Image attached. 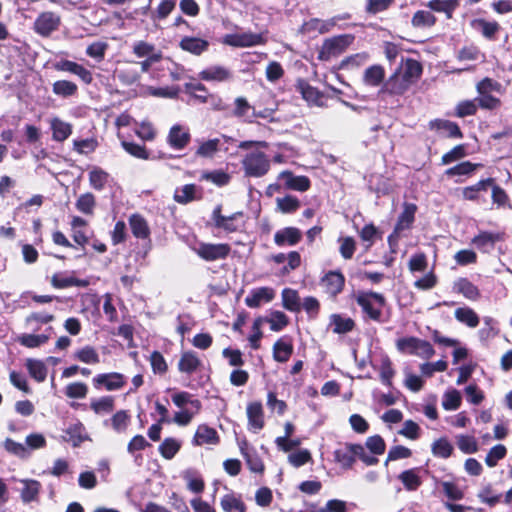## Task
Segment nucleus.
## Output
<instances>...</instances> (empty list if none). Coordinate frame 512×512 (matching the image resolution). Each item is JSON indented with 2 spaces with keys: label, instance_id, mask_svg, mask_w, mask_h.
<instances>
[{
  "label": "nucleus",
  "instance_id": "79ce46f5",
  "mask_svg": "<svg viewBox=\"0 0 512 512\" xmlns=\"http://www.w3.org/2000/svg\"><path fill=\"white\" fill-rule=\"evenodd\" d=\"M330 324L333 326L332 331L335 334H346L354 330L356 323L350 317H343L340 314H332L330 316Z\"/></svg>",
  "mask_w": 512,
  "mask_h": 512
},
{
  "label": "nucleus",
  "instance_id": "864d4df0",
  "mask_svg": "<svg viewBox=\"0 0 512 512\" xmlns=\"http://www.w3.org/2000/svg\"><path fill=\"white\" fill-rule=\"evenodd\" d=\"M108 179L109 174L100 167H93L89 172V184L97 191H101L105 188Z\"/></svg>",
  "mask_w": 512,
  "mask_h": 512
},
{
  "label": "nucleus",
  "instance_id": "e2e57ef3",
  "mask_svg": "<svg viewBox=\"0 0 512 512\" xmlns=\"http://www.w3.org/2000/svg\"><path fill=\"white\" fill-rule=\"evenodd\" d=\"M183 478L187 482V488L196 494H201L205 489L204 479L200 475H196V472L186 471Z\"/></svg>",
  "mask_w": 512,
  "mask_h": 512
},
{
  "label": "nucleus",
  "instance_id": "3c124183",
  "mask_svg": "<svg viewBox=\"0 0 512 512\" xmlns=\"http://www.w3.org/2000/svg\"><path fill=\"white\" fill-rule=\"evenodd\" d=\"M26 368L29 375L37 382L45 381L47 377V367L41 360L27 359Z\"/></svg>",
  "mask_w": 512,
  "mask_h": 512
},
{
  "label": "nucleus",
  "instance_id": "b1692460",
  "mask_svg": "<svg viewBox=\"0 0 512 512\" xmlns=\"http://www.w3.org/2000/svg\"><path fill=\"white\" fill-rule=\"evenodd\" d=\"M301 239V230L292 226L278 230L274 235V242L279 247H283L285 245L295 246L301 241Z\"/></svg>",
  "mask_w": 512,
  "mask_h": 512
},
{
  "label": "nucleus",
  "instance_id": "f03ea898",
  "mask_svg": "<svg viewBox=\"0 0 512 512\" xmlns=\"http://www.w3.org/2000/svg\"><path fill=\"white\" fill-rule=\"evenodd\" d=\"M244 213L237 211L229 216L222 214V204L214 207L211 214V225L217 230H221L226 234L242 232L245 228Z\"/></svg>",
  "mask_w": 512,
  "mask_h": 512
},
{
  "label": "nucleus",
  "instance_id": "c9c22d12",
  "mask_svg": "<svg viewBox=\"0 0 512 512\" xmlns=\"http://www.w3.org/2000/svg\"><path fill=\"white\" fill-rule=\"evenodd\" d=\"M294 347L289 338H280L273 345V358L276 362L285 363L292 356Z\"/></svg>",
  "mask_w": 512,
  "mask_h": 512
},
{
  "label": "nucleus",
  "instance_id": "473e14b6",
  "mask_svg": "<svg viewBox=\"0 0 512 512\" xmlns=\"http://www.w3.org/2000/svg\"><path fill=\"white\" fill-rule=\"evenodd\" d=\"M417 205L414 203L404 202L403 211L398 216L397 222L394 227L397 231L408 230L412 227L415 221V214L417 212Z\"/></svg>",
  "mask_w": 512,
  "mask_h": 512
},
{
  "label": "nucleus",
  "instance_id": "412c9836",
  "mask_svg": "<svg viewBox=\"0 0 512 512\" xmlns=\"http://www.w3.org/2000/svg\"><path fill=\"white\" fill-rule=\"evenodd\" d=\"M494 182V178L488 177L480 179L475 184L466 186L461 190L463 200L471 202H479L481 200V193L486 192L490 185Z\"/></svg>",
  "mask_w": 512,
  "mask_h": 512
},
{
  "label": "nucleus",
  "instance_id": "c756f323",
  "mask_svg": "<svg viewBox=\"0 0 512 512\" xmlns=\"http://www.w3.org/2000/svg\"><path fill=\"white\" fill-rule=\"evenodd\" d=\"M199 78L204 81L225 82L233 78L232 72L224 66H210L199 73Z\"/></svg>",
  "mask_w": 512,
  "mask_h": 512
},
{
  "label": "nucleus",
  "instance_id": "338daca9",
  "mask_svg": "<svg viewBox=\"0 0 512 512\" xmlns=\"http://www.w3.org/2000/svg\"><path fill=\"white\" fill-rule=\"evenodd\" d=\"M176 7V0H162L156 10L152 13L153 21L166 19Z\"/></svg>",
  "mask_w": 512,
  "mask_h": 512
},
{
  "label": "nucleus",
  "instance_id": "0eeeda50",
  "mask_svg": "<svg viewBox=\"0 0 512 512\" xmlns=\"http://www.w3.org/2000/svg\"><path fill=\"white\" fill-rule=\"evenodd\" d=\"M193 251L199 258L206 262L225 260L231 253V246L228 243H207L199 242Z\"/></svg>",
  "mask_w": 512,
  "mask_h": 512
},
{
  "label": "nucleus",
  "instance_id": "c03bdc74",
  "mask_svg": "<svg viewBox=\"0 0 512 512\" xmlns=\"http://www.w3.org/2000/svg\"><path fill=\"white\" fill-rule=\"evenodd\" d=\"M477 99H465L459 101L455 107L453 116L457 118H465L468 116H475L478 112Z\"/></svg>",
  "mask_w": 512,
  "mask_h": 512
},
{
  "label": "nucleus",
  "instance_id": "bf43d9fd",
  "mask_svg": "<svg viewBox=\"0 0 512 512\" xmlns=\"http://www.w3.org/2000/svg\"><path fill=\"white\" fill-rule=\"evenodd\" d=\"M379 372L381 382L389 388L393 387L392 379L396 372L389 357L386 356L381 360Z\"/></svg>",
  "mask_w": 512,
  "mask_h": 512
},
{
  "label": "nucleus",
  "instance_id": "e433bc0d",
  "mask_svg": "<svg viewBox=\"0 0 512 512\" xmlns=\"http://www.w3.org/2000/svg\"><path fill=\"white\" fill-rule=\"evenodd\" d=\"M363 81L366 85L377 87L383 85L385 80V69L380 64L367 67L364 71Z\"/></svg>",
  "mask_w": 512,
  "mask_h": 512
},
{
  "label": "nucleus",
  "instance_id": "bb28decb",
  "mask_svg": "<svg viewBox=\"0 0 512 512\" xmlns=\"http://www.w3.org/2000/svg\"><path fill=\"white\" fill-rule=\"evenodd\" d=\"M202 366V362L195 351L189 350L181 354L178 361V370L181 373L192 375Z\"/></svg>",
  "mask_w": 512,
  "mask_h": 512
},
{
  "label": "nucleus",
  "instance_id": "49530a36",
  "mask_svg": "<svg viewBox=\"0 0 512 512\" xmlns=\"http://www.w3.org/2000/svg\"><path fill=\"white\" fill-rule=\"evenodd\" d=\"M431 452L435 457L447 459L452 456L454 447L446 437H440L432 443Z\"/></svg>",
  "mask_w": 512,
  "mask_h": 512
},
{
  "label": "nucleus",
  "instance_id": "a19ab883",
  "mask_svg": "<svg viewBox=\"0 0 512 512\" xmlns=\"http://www.w3.org/2000/svg\"><path fill=\"white\" fill-rule=\"evenodd\" d=\"M398 479L407 491H416L422 485V479L418 474V468H411L402 471Z\"/></svg>",
  "mask_w": 512,
  "mask_h": 512
},
{
  "label": "nucleus",
  "instance_id": "dca6fc26",
  "mask_svg": "<svg viewBox=\"0 0 512 512\" xmlns=\"http://www.w3.org/2000/svg\"><path fill=\"white\" fill-rule=\"evenodd\" d=\"M483 168L482 163H473L471 161H462L452 167H449L445 170L444 175L448 178L454 177H466L470 178L474 175L475 171ZM464 180L461 178H457L455 180L456 183H462Z\"/></svg>",
  "mask_w": 512,
  "mask_h": 512
},
{
  "label": "nucleus",
  "instance_id": "f704fd0d",
  "mask_svg": "<svg viewBox=\"0 0 512 512\" xmlns=\"http://www.w3.org/2000/svg\"><path fill=\"white\" fill-rule=\"evenodd\" d=\"M220 506L224 512H246L247 505L241 495L234 492L223 495L220 499Z\"/></svg>",
  "mask_w": 512,
  "mask_h": 512
},
{
  "label": "nucleus",
  "instance_id": "ea45409f",
  "mask_svg": "<svg viewBox=\"0 0 512 512\" xmlns=\"http://www.w3.org/2000/svg\"><path fill=\"white\" fill-rule=\"evenodd\" d=\"M52 139L64 142L72 134V125L57 117L51 120Z\"/></svg>",
  "mask_w": 512,
  "mask_h": 512
},
{
  "label": "nucleus",
  "instance_id": "f257e3e1",
  "mask_svg": "<svg viewBox=\"0 0 512 512\" xmlns=\"http://www.w3.org/2000/svg\"><path fill=\"white\" fill-rule=\"evenodd\" d=\"M357 305L361 308L364 322L385 323L388 318L384 316L383 308L387 304L386 297L378 292L359 290L353 295Z\"/></svg>",
  "mask_w": 512,
  "mask_h": 512
},
{
  "label": "nucleus",
  "instance_id": "6ab92c4d",
  "mask_svg": "<svg viewBox=\"0 0 512 512\" xmlns=\"http://www.w3.org/2000/svg\"><path fill=\"white\" fill-rule=\"evenodd\" d=\"M191 141V134L188 129L181 125H173L167 135V143L175 150L184 149Z\"/></svg>",
  "mask_w": 512,
  "mask_h": 512
},
{
  "label": "nucleus",
  "instance_id": "c85d7f7f",
  "mask_svg": "<svg viewBox=\"0 0 512 512\" xmlns=\"http://www.w3.org/2000/svg\"><path fill=\"white\" fill-rule=\"evenodd\" d=\"M461 0H429L426 7L432 12L443 13L447 20H451L454 12L459 8Z\"/></svg>",
  "mask_w": 512,
  "mask_h": 512
},
{
  "label": "nucleus",
  "instance_id": "423d86ee",
  "mask_svg": "<svg viewBox=\"0 0 512 512\" xmlns=\"http://www.w3.org/2000/svg\"><path fill=\"white\" fill-rule=\"evenodd\" d=\"M62 25V17L54 11H42L33 22L32 29L42 38H49L59 31Z\"/></svg>",
  "mask_w": 512,
  "mask_h": 512
},
{
  "label": "nucleus",
  "instance_id": "393cba45",
  "mask_svg": "<svg viewBox=\"0 0 512 512\" xmlns=\"http://www.w3.org/2000/svg\"><path fill=\"white\" fill-rule=\"evenodd\" d=\"M275 297V291L271 287H260L251 290L245 298V304L250 308H258L262 302L269 303Z\"/></svg>",
  "mask_w": 512,
  "mask_h": 512
},
{
  "label": "nucleus",
  "instance_id": "09e8293b",
  "mask_svg": "<svg viewBox=\"0 0 512 512\" xmlns=\"http://www.w3.org/2000/svg\"><path fill=\"white\" fill-rule=\"evenodd\" d=\"M52 91L57 96L68 98L78 93V86L70 80H58L53 83Z\"/></svg>",
  "mask_w": 512,
  "mask_h": 512
},
{
  "label": "nucleus",
  "instance_id": "4be33fe9",
  "mask_svg": "<svg viewBox=\"0 0 512 512\" xmlns=\"http://www.w3.org/2000/svg\"><path fill=\"white\" fill-rule=\"evenodd\" d=\"M453 291L473 302L481 298L479 288L466 277H460L454 281Z\"/></svg>",
  "mask_w": 512,
  "mask_h": 512
},
{
  "label": "nucleus",
  "instance_id": "9b49d317",
  "mask_svg": "<svg viewBox=\"0 0 512 512\" xmlns=\"http://www.w3.org/2000/svg\"><path fill=\"white\" fill-rule=\"evenodd\" d=\"M50 284L55 289H66L69 287L86 288L89 286L90 282L88 279L75 277V271H61L51 276Z\"/></svg>",
  "mask_w": 512,
  "mask_h": 512
},
{
  "label": "nucleus",
  "instance_id": "69168bd1",
  "mask_svg": "<svg viewBox=\"0 0 512 512\" xmlns=\"http://www.w3.org/2000/svg\"><path fill=\"white\" fill-rule=\"evenodd\" d=\"M456 443L458 448L465 454H473L478 451V443L474 436L458 435Z\"/></svg>",
  "mask_w": 512,
  "mask_h": 512
},
{
  "label": "nucleus",
  "instance_id": "a18cd8bd",
  "mask_svg": "<svg viewBox=\"0 0 512 512\" xmlns=\"http://www.w3.org/2000/svg\"><path fill=\"white\" fill-rule=\"evenodd\" d=\"M454 316L457 321L466 324L470 328L479 325L480 319L477 313L470 307H459L455 310Z\"/></svg>",
  "mask_w": 512,
  "mask_h": 512
},
{
  "label": "nucleus",
  "instance_id": "7ed1b4c3",
  "mask_svg": "<svg viewBox=\"0 0 512 512\" xmlns=\"http://www.w3.org/2000/svg\"><path fill=\"white\" fill-rule=\"evenodd\" d=\"M241 166L246 177L260 178L269 172L271 163L265 152L256 149L243 156Z\"/></svg>",
  "mask_w": 512,
  "mask_h": 512
},
{
  "label": "nucleus",
  "instance_id": "f8f14e48",
  "mask_svg": "<svg viewBox=\"0 0 512 512\" xmlns=\"http://www.w3.org/2000/svg\"><path fill=\"white\" fill-rule=\"evenodd\" d=\"M53 67L56 71L68 72L76 75L86 85H89L93 82L92 72L77 62L68 59H61L55 62Z\"/></svg>",
  "mask_w": 512,
  "mask_h": 512
},
{
  "label": "nucleus",
  "instance_id": "5fc2aeb1",
  "mask_svg": "<svg viewBox=\"0 0 512 512\" xmlns=\"http://www.w3.org/2000/svg\"><path fill=\"white\" fill-rule=\"evenodd\" d=\"M468 155L467 144L461 143L444 153L441 157V165H449L459 161Z\"/></svg>",
  "mask_w": 512,
  "mask_h": 512
},
{
  "label": "nucleus",
  "instance_id": "ddd939ff",
  "mask_svg": "<svg viewBox=\"0 0 512 512\" xmlns=\"http://www.w3.org/2000/svg\"><path fill=\"white\" fill-rule=\"evenodd\" d=\"M395 70L399 71L401 76L413 86L420 80L423 74V65L414 58L401 57L400 64Z\"/></svg>",
  "mask_w": 512,
  "mask_h": 512
},
{
  "label": "nucleus",
  "instance_id": "39448f33",
  "mask_svg": "<svg viewBox=\"0 0 512 512\" xmlns=\"http://www.w3.org/2000/svg\"><path fill=\"white\" fill-rule=\"evenodd\" d=\"M396 347L402 353L416 355L424 359H430L435 354L430 342L415 336L399 338L396 341Z\"/></svg>",
  "mask_w": 512,
  "mask_h": 512
},
{
  "label": "nucleus",
  "instance_id": "a878e982",
  "mask_svg": "<svg viewBox=\"0 0 512 512\" xmlns=\"http://www.w3.org/2000/svg\"><path fill=\"white\" fill-rule=\"evenodd\" d=\"M248 425L253 430H261L265 426L263 406L260 401L250 402L246 409Z\"/></svg>",
  "mask_w": 512,
  "mask_h": 512
},
{
  "label": "nucleus",
  "instance_id": "2f4dec72",
  "mask_svg": "<svg viewBox=\"0 0 512 512\" xmlns=\"http://www.w3.org/2000/svg\"><path fill=\"white\" fill-rule=\"evenodd\" d=\"M179 47L185 52L200 56L208 50L209 42L202 38L185 36L179 42Z\"/></svg>",
  "mask_w": 512,
  "mask_h": 512
},
{
  "label": "nucleus",
  "instance_id": "6e6d98bb",
  "mask_svg": "<svg viewBox=\"0 0 512 512\" xmlns=\"http://www.w3.org/2000/svg\"><path fill=\"white\" fill-rule=\"evenodd\" d=\"M276 203L278 210L284 214L294 213L301 206L300 200L293 195H286L282 198L278 197Z\"/></svg>",
  "mask_w": 512,
  "mask_h": 512
},
{
  "label": "nucleus",
  "instance_id": "de8ad7c7",
  "mask_svg": "<svg viewBox=\"0 0 512 512\" xmlns=\"http://www.w3.org/2000/svg\"><path fill=\"white\" fill-rule=\"evenodd\" d=\"M181 449V442L173 437L165 438L158 447L160 455L166 459L171 460Z\"/></svg>",
  "mask_w": 512,
  "mask_h": 512
},
{
  "label": "nucleus",
  "instance_id": "7c9ffc66",
  "mask_svg": "<svg viewBox=\"0 0 512 512\" xmlns=\"http://www.w3.org/2000/svg\"><path fill=\"white\" fill-rule=\"evenodd\" d=\"M128 222L134 237L143 240H150V227L148 225L147 220L141 214L134 213L130 215Z\"/></svg>",
  "mask_w": 512,
  "mask_h": 512
},
{
  "label": "nucleus",
  "instance_id": "0e129e2a",
  "mask_svg": "<svg viewBox=\"0 0 512 512\" xmlns=\"http://www.w3.org/2000/svg\"><path fill=\"white\" fill-rule=\"evenodd\" d=\"M220 139L214 138L202 142L196 150V155L203 158H212L219 150Z\"/></svg>",
  "mask_w": 512,
  "mask_h": 512
},
{
  "label": "nucleus",
  "instance_id": "603ef678",
  "mask_svg": "<svg viewBox=\"0 0 512 512\" xmlns=\"http://www.w3.org/2000/svg\"><path fill=\"white\" fill-rule=\"evenodd\" d=\"M90 408L95 414L111 413L115 408V399L111 395L93 399Z\"/></svg>",
  "mask_w": 512,
  "mask_h": 512
},
{
  "label": "nucleus",
  "instance_id": "2eb2a0df",
  "mask_svg": "<svg viewBox=\"0 0 512 512\" xmlns=\"http://www.w3.org/2000/svg\"><path fill=\"white\" fill-rule=\"evenodd\" d=\"M357 448L358 443H345L337 448L333 453L335 463L344 470L352 469L357 459Z\"/></svg>",
  "mask_w": 512,
  "mask_h": 512
},
{
  "label": "nucleus",
  "instance_id": "f3484780",
  "mask_svg": "<svg viewBox=\"0 0 512 512\" xmlns=\"http://www.w3.org/2000/svg\"><path fill=\"white\" fill-rule=\"evenodd\" d=\"M503 240V235L498 232L481 231L479 234L474 236L471 240L479 251L483 253H489L495 248L497 242Z\"/></svg>",
  "mask_w": 512,
  "mask_h": 512
},
{
  "label": "nucleus",
  "instance_id": "72a5a7b5",
  "mask_svg": "<svg viewBox=\"0 0 512 512\" xmlns=\"http://www.w3.org/2000/svg\"><path fill=\"white\" fill-rule=\"evenodd\" d=\"M20 483L23 485L20 491L21 500L24 503L37 501L42 488L41 483L35 479H22Z\"/></svg>",
  "mask_w": 512,
  "mask_h": 512
},
{
  "label": "nucleus",
  "instance_id": "20e7f679",
  "mask_svg": "<svg viewBox=\"0 0 512 512\" xmlns=\"http://www.w3.org/2000/svg\"><path fill=\"white\" fill-rule=\"evenodd\" d=\"M353 40L354 36L351 34H342L325 39L318 52L317 59L326 62L339 57L352 44Z\"/></svg>",
  "mask_w": 512,
  "mask_h": 512
},
{
  "label": "nucleus",
  "instance_id": "58836bf2",
  "mask_svg": "<svg viewBox=\"0 0 512 512\" xmlns=\"http://www.w3.org/2000/svg\"><path fill=\"white\" fill-rule=\"evenodd\" d=\"M436 23L437 17L431 10H417L411 18V25L417 29L431 28Z\"/></svg>",
  "mask_w": 512,
  "mask_h": 512
},
{
  "label": "nucleus",
  "instance_id": "1a4fd4ad",
  "mask_svg": "<svg viewBox=\"0 0 512 512\" xmlns=\"http://www.w3.org/2000/svg\"><path fill=\"white\" fill-rule=\"evenodd\" d=\"M427 127L438 137L448 139H462L464 137V133L461 130L459 124L448 119H432L428 122Z\"/></svg>",
  "mask_w": 512,
  "mask_h": 512
},
{
  "label": "nucleus",
  "instance_id": "774afa93",
  "mask_svg": "<svg viewBox=\"0 0 512 512\" xmlns=\"http://www.w3.org/2000/svg\"><path fill=\"white\" fill-rule=\"evenodd\" d=\"M266 321L270 324V329L275 332L283 330L289 324L287 315L278 310L271 312L270 318Z\"/></svg>",
  "mask_w": 512,
  "mask_h": 512
},
{
  "label": "nucleus",
  "instance_id": "cd10ccee",
  "mask_svg": "<svg viewBox=\"0 0 512 512\" xmlns=\"http://www.w3.org/2000/svg\"><path fill=\"white\" fill-rule=\"evenodd\" d=\"M194 445L201 446L204 444H212L217 445L220 443V436L216 429L206 425L201 424L198 426L194 438Z\"/></svg>",
  "mask_w": 512,
  "mask_h": 512
},
{
  "label": "nucleus",
  "instance_id": "680f3d73",
  "mask_svg": "<svg viewBox=\"0 0 512 512\" xmlns=\"http://www.w3.org/2000/svg\"><path fill=\"white\" fill-rule=\"evenodd\" d=\"M396 0H366L364 10L368 15H377L389 10Z\"/></svg>",
  "mask_w": 512,
  "mask_h": 512
},
{
  "label": "nucleus",
  "instance_id": "9d476101",
  "mask_svg": "<svg viewBox=\"0 0 512 512\" xmlns=\"http://www.w3.org/2000/svg\"><path fill=\"white\" fill-rule=\"evenodd\" d=\"M126 383V377L119 372L100 373L92 378V385L98 391H117L122 389Z\"/></svg>",
  "mask_w": 512,
  "mask_h": 512
},
{
  "label": "nucleus",
  "instance_id": "37998d69",
  "mask_svg": "<svg viewBox=\"0 0 512 512\" xmlns=\"http://www.w3.org/2000/svg\"><path fill=\"white\" fill-rule=\"evenodd\" d=\"M282 306L290 312L301 311V300L297 290L285 288L281 293Z\"/></svg>",
  "mask_w": 512,
  "mask_h": 512
},
{
  "label": "nucleus",
  "instance_id": "4468645a",
  "mask_svg": "<svg viewBox=\"0 0 512 512\" xmlns=\"http://www.w3.org/2000/svg\"><path fill=\"white\" fill-rule=\"evenodd\" d=\"M411 87L412 85L401 76L400 72L394 70L381 86L379 93L389 96H402Z\"/></svg>",
  "mask_w": 512,
  "mask_h": 512
},
{
  "label": "nucleus",
  "instance_id": "6e6552de",
  "mask_svg": "<svg viewBox=\"0 0 512 512\" xmlns=\"http://www.w3.org/2000/svg\"><path fill=\"white\" fill-rule=\"evenodd\" d=\"M346 279L340 270H329L320 278V286L329 299L335 301L344 291Z\"/></svg>",
  "mask_w": 512,
  "mask_h": 512
},
{
  "label": "nucleus",
  "instance_id": "4c0bfd02",
  "mask_svg": "<svg viewBox=\"0 0 512 512\" xmlns=\"http://www.w3.org/2000/svg\"><path fill=\"white\" fill-rule=\"evenodd\" d=\"M295 87L307 102L318 103L323 97V94L306 79L299 78Z\"/></svg>",
  "mask_w": 512,
  "mask_h": 512
},
{
  "label": "nucleus",
  "instance_id": "8fccbe9b",
  "mask_svg": "<svg viewBox=\"0 0 512 512\" xmlns=\"http://www.w3.org/2000/svg\"><path fill=\"white\" fill-rule=\"evenodd\" d=\"M74 359L85 363V364H98L100 362V356L97 350L90 345H86L77 351L73 355Z\"/></svg>",
  "mask_w": 512,
  "mask_h": 512
},
{
  "label": "nucleus",
  "instance_id": "13d9d810",
  "mask_svg": "<svg viewBox=\"0 0 512 512\" xmlns=\"http://www.w3.org/2000/svg\"><path fill=\"white\" fill-rule=\"evenodd\" d=\"M121 146L123 149L130 154L131 156L141 159V160H148L150 159V152L146 148L145 145H140L135 142L130 141H122Z\"/></svg>",
  "mask_w": 512,
  "mask_h": 512
},
{
  "label": "nucleus",
  "instance_id": "052dcab7",
  "mask_svg": "<svg viewBox=\"0 0 512 512\" xmlns=\"http://www.w3.org/2000/svg\"><path fill=\"white\" fill-rule=\"evenodd\" d=\"M240 450L246 461L248 468L254 473L263 474L265 471V465L260 456L256 453L250 454L249 452H247L244 446H241Z\"/></svg>",
  "mask_w": 512,
  "mask_h": 512
},
{
  "label": "nucleus",
  "instance_id": "4d7b16f0",
  "mask_svg": "<svg viewBox=\"0 0 512 512\" xmlns=\"http://www.w3.org/2000/svg\"><path fill=\"white\" fill-rule=\"evenodd\" d=\"M75 206L81 213L92 215L96 206V198L91 192H86L78 197Z\"/></svg>",
  "mask_w": 512,
  "mask_h": 512
},
{
  "label": "nucleus",
  "instance_id": "5701e85b",
  "mask_svg": "<svg viewBox=\"0 0 512 512\" xmlns=\"http://www.w3.org/2000/svg\"><path fill=\"white\" fill-rule=\"evenodd\" d=\"M471 26L480 31L481 35L490 41H495L497 34L502 29L501 25L496 20L489 21L484 18L473 19Z\"/></svg>",
  "mask_w": 512,
  "mask_h": 512
},
{
  "label": "nucleus",
  "instance_id": "a211bd4d",
  "mask_svg": "<svg viewBox=\"0 0 512 512\" xmlns=\"http://www.w3.org/2000/svg\"><path fill=\"white\" fill-rule=\"evenodd\" d=\"M279 179L284 181L286 189L305 192L310 189L311 181L305 175H294L292 171L285 170L279 174Z\"/></svg>",
  "mask_w": 512,
  "mask_h": 512
},
{
  "label": "nucleus",
  "instance_id": "aec40b11",
  "mask_svg": "<svg viewBox=\"0 0 512 512\" xmlns=\"http://www.w3.org/2000/svg\"><path fill=\"white\" fill-rule=\"evenodd\" d=\"M63 441L71 443L76 448L79 447L83 442L89 440V436L86 433L84 424L77 420L75 423L70 424L65 430L62 436Z\"/></svg>",
  "mask_w": 512,
  "mask_h": 512
}]
</instances>
